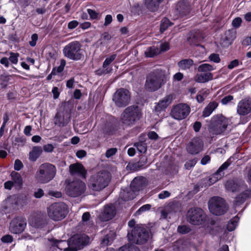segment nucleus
I'll return each instance as SVG.
<instances>
[{
  "instance_id": "2f4dec72",
  "label": "nucleus",
  "mask_w": 251,
  "mask_h": 251,
  "mask_svg": "<svg viewBox=\"0 0 251 251\" xmlns=\"http://www.w3.org/2000/svg\"><path fill=\"white\" fill-rule=\"evenodd\" d=\"M114 233L110 231L104 237L101 241V244L103 246H108L111 244L114 240Z\"/></svg>"
},
{
  "instance_id": "423d86ee",
  "label": "nucleus",
  "mask_w": 251,
  "mask_h": 251,
  "mask_svg": "<svg viewBox=\"0 0 251 251\" xmlns=\"http://www.w3.org/2000/svg\"><path fill=\"white\" fill-rule=\"evenodd\" d=\"M56 168L51 164H41L36 172V178L41 183H46L51 180L56 174Z\"/></svg>"
},
{
  "instance_id": "0e129e2a",
  "label": "nucleus",
  "mask_w": 251,
  "mask_h": 251,
  "mask_svg": "<svg viewBox=\"0 0 251 251\" xmlns=\"http://www.w3.org/2000/svg\"><path fill=\"white\" fill-rule=\"evenodd\" d=\"M0 63L6 68L9 66V59L7 57H2L0 60Z\"/></svg>"
},
{
  "instance_id": "774afa93",
  "label": "nucleus",
  "mask_w": 251,
  "mask_h": 251,
  "mask_svg": "<svg viewBox=\"0 0 251 251\" xmlns=\"http://www.w3.org/2000/svg\"><path fill=\"white\" fill-rule=\"evenodd\" d=\"M242 45L248 46L251 45V37H246L242 42Z\"/></svg>"
},
{
  "instance_id": "4d7b16f0",
  "label": "nucleus",
  "mask_w": 251,
  "mask_h": 251,
  "mask_svg": "<svg viewBox=\"0 0 251 251\" xmlns=\"http://www.w3.org/2000/svg\"><path fill=\"white\" fill-rule=\"evenodd\" d=\"M38 35L35 33L32 34L31 37V41H29V45L31 47H34L36 45Z\"/></svg>"
},
{
  "instance_id": "864d4df0",
  "label": "nucleus",
  "mask_w": 251,
  "mask_h": 251,
  "mask_svg": "<svg viewBox=\"0 0 251 251\" xmlns=\"http://www.w3.org/2000/svg\"><path fill=\"white\" fill-rule=\"evenodd\" d=\"M242 22V20L241 18H236L232 21V25L233 27L235 28H238L240 26Z\"/></svg>"
},
{
  "instance_id": "052dcab7",
  "label": "nucleus",
  "mask_w": 251,
  "mask_h": 251,
  "mask_svg": "<svg viewBox=\"0 0 251 251\" xmlns=\"http://www.w3.org/2000/svg\"><path fill=\"white\" fill-rule=\"evenodd\" d=\"M112 20V16L111 15H107L105 17L104 25L105 26H107L111 23Z\"/></svg>"
},
{
  "instance_id": "e433bc0d",
  "label": "nucleus",
  "mask_w": 251,
  "mask_h": 251,
  "mask_svg": "<svg viewBox=\"0 0 251 251\" xmlns=\"http://www.w3.org/2000/svg\"><path fill=\"white\" fill-rule=\"evenodd\" d=\"M144 180V178L143 177H135L132 181L131 186L135 189L139 190L140 188L142 186V182Z\"/></svg>"
},
{
  "instance_id": "473e14b6",
  "label": "nucleus",
  "mask_w": 251,
  "mask_h": 251,
  "mask_svg": "<svg viewBox=\"0 0 251 251\" xmlns=\"http://www.w3.org/2000/svg\"><path fill=\"white\" fill-rule=\"evenodd\" d=\"M121 198L125 201H129L134 198L133 190H124L120 193Z\"/></svg>"
},
{
  "instance_id": "9d476101",
  "label": "nucleus",
  "mask_w": 251,
  "mask_h": 251,
  "mask_svg": "<svg viewBox=\"0 0 251 251\" xmlns=\"http://www.w3.org/2000/svg\"><path fill=\"white\" fill-rule=\"evenodd\" d=\"M64 55L73 60H80L83 57L81 45L78 41L71 42L66 45L63 49Z\"/></svg>"
},
{
  "instance_id": "dca6fc26",
  "label": "nucleus",
  "mask_w": 251,
  "mask_h": 251,
  "mask_svg": "<svg viewBox=\"0 0 251 251\" xmlns=\"http://www.w3.org/2000/svg\"><path fill=\"white\" fill-rule=\"evenodd\" d=\"M26 226V220L21 217H17L10 223L9 229L11 233L17 234L23 232Z\"/></svg>"
},
{
  "instance_id": "58836bf2",
  "label": "nucleus",
  "mask_w": 251,
  "mask_h": 251,
  "mask_svg": "<svg viewBox=\"0 0 251 251\" xmlns=\"http://www.w3.org/2000/svg\"><path fill=\"white\" fill-rule=\"evenodd\" d=\"M139 152L145 153L147 151V145L145 142H139L134 144Z\"/></svg>"
},
{
  "instance_id": "f3484780",
  "label": "nucleus",
  "mask_w": 251,
  "mask_h": 251,
  "mask_svg": "<svg viewBox=\"0 0 251 251\" xmlns=\"http://www.w3.org/2000/svg\"><path fill=\"white\" fill-rule=\"evenodd\" d=\"M203 142L199 137L192 139L186 145L187 151L191 154H197L203 150Z\"/></svg>"
},
{
  "instance_id": "bf43d9fd",
  "label": "nucleus",
  "mask_w": 251,
  "mask_h": 251,
  "mask_svg": "<svg viewBox=\"0 0 251 251\" xmlns=\"http://www.w3.org/2000/svg\"><path fill=\"white\" fill-rule=\"evenodd\" d=\"M78 25V22L76 20H73L70 22L68 25V27L69 29H74Z\"/></svg>"
},
{
  "instance_id": "bb28decb",
  "label": "nucleus",
  "mask_w": 251,
  "mask_h": 251,
  "mask_svg": "<svg viewBox=\"0 0 251 251\" xmlns=\"http://www.w3.org/2000/svg\"><path fill=\"white\" fill-rule=\"evenodd\" d=\"M164 0H146L145 5L149 10L154 12L158 9L160 4Z\"/></svg>"
},
{
  "instance_id": "49530a36",
  "label": "nucleus",
  "mask_w": 251,
  "mask_h": 251,
  "mask_svg": "<svg viewBox=\"0 0 251 251\" xmlns=\"http://www.w3.org/2000/svg\"><path fill=\"white\" fill-rule=\"evenodd\" d=\"M226 37L229 42H232L235 38V33L231 30H228L226 32Z\"/></svg>"
},
{
  "instance_id": "79ce46f5",
  "label": "nucleus",
  "mask_w": 251,
  "mask_h": 251,
  "mask_svg": "<svg viewBox=\"0 0 251 251\" xmlns=\"http://www.w3.org/2000/svg\"><path fill=\"white\" fill-rule=\"evenodd\" d=\"M19 54L18 53L11 52L9 57V61L14 64H17L18 62Z\"/></svg>"
},
{
  "instance_id": "393cba45",
  "label": "nucleus",
  "mask_w": 251,
  "mask_h": 251,
  "mask_svg": "<svg viewBox=\"0 0 251 251\" xmlns=\"http://www.w3.org/2000/svg\"><path fill=\"white\" fill-rule=\"evenodd\" d=\"M69 172L72 176L77 175L83 178L86 177L87 171L79 163L73 164L69 166Z\"/></svg>"
},
{
  "instance_id": "13d9d810",
  "label": "nucleus",
  "mask_w": 251,
  "mask_h": 251,
  "mask_svg": "<svg viewBox=\"0 0 251 251\" xmlns=\"http://www.w3.org/2000/svg\"><path fill=\"white\" fill-rule=\"evenodd\" d=\"M170 196V193L167 191H163L158 195V198L160 199H164Z\"/></svg>"
},
{
  "instance_id": "6ab92c4d",
  "label": "nucleus",
  "mask_w": 251,
  "mask_h": 251,
  "mask_svg": "<svg viewBox=\"0 0 251 251\" xmlns=\"http://www.w3.org/2000/svg\"><path fill=\"white\" fill-rule=\"evenodd\" d=\"M71 121V113L68 111L58 112L54 119V124L59 127L66 126Z\"/></svg>"
},
{
  "instance_id": "f257e3e1",
  "label": "nucleus",
  "mask_w": 251,
  "mask_h": 251,
  "mask_svg": "<svg viewBox=\"0 0 251 251\" xmlns=\"http://www.w3.org/2000/svg\"><path fill=\"white\" fill-rule=\"evenodd\" d=\"M89 240V237L85 234L75 235L68 242L53 238L49 239L50 244L52 247H56L64 251H77L78 250L87 245Z\"/></svg>"
},
{
  "instance_id": "a878e982",
  "label": "nucleus",
  "mask_w": 251,
  "mask_h": 251,
  "mask_svg": "<svg viewBox=\"0 0 251 251\" xmlns=\"http://www.w3.org/2000/svg\"><path fill=\"white\" fill-rule=\"evenodd\" d=\"M213 76L211 73L198 74L194 76V79L198 83H205L212 80Z\"/></svg>"
},
{
  "instance_id": "72a5a7b5",
  "label": "nucleus",
  "mask_w": 251,
  "mask_h": 251,
  "mask_svg": "<svg viewBox=\"0 0 251 251\" xmlns=\"http://www.w3.org/2000/svg\"><path fill=\"white\" fill-rule=\"evenodd\" d=\"M160 52V50L154 46L148 48L145 52V55L148 57H152L154 55L158 54Z\"/></svg>"
},
{
  "instance_id": "09e8293b",
  "label": "nucleus",
  "mask_w": 251,
  "mask_h": 251,
  "mask_svg": "<svg viewBox=\"0 0 251 251\" xmlns=\"http://www.w3.org/2000/svg\"><path fill=\"white\" fill-rule=\"evenodd\" d=\"M151 207V205L150 204H144L137 211L136 213L140 214L141 213L149 210Z\"/></svg>"
},
{
  "instance_id": "4c0bfd02",
  "label": "nucleus",
  "mask_w": 251,
  "mask_h": 251,
  "mask_svg": "<svg viewBox=\"0 0 251 251\" xmlns=\"http://www.w3.org/2000/svg\"><path fill=\"white\" fill-rule=\"evenodd\" d=\"M12 180L14 183L21 186L23 183L22 178L18 173L15 172H12L11 174Z\"/></svg>"
},
{
  "instance_id": "6e6d98bb",
  "label": "nucleus",
  "mask_w": 251,
  "mask_h": 251,
  "mask_svg": "<svg viewBox=\"0 0 251 251\" xmlns=\"http://www.w3.org/2000/svg\"><path fill=\"white\" fill-rule=\"evenodd\" d=\"M23 167V164L22 161L19 159H16L14 163V169L17 171H20Z\"/></svg>"
},
{
  "instance_id": "ddd939ff",
  "label": "nucleus",
  "mask_w": 251,
  "mask_h": 251,
  "mask_svg": "<svg viewBox=\"0 0 251 251\" xmlns=\"http://www.w3.org/2000/svg\"><path fill=\"white\" fill-rule=\"evenodd\" d=\"M206 220V215L201 208H192L187 211V220L192 225H202L205 223Z\"/></svg>"
},
{
  "instance_id": "6e6552de",
  "label": "nucleus",
  "mask_w": 251,
  "mask_h": 251,
  "mask_svg": "<svg viewBox=\"0 0 251 251\" xmlns=\"http://www.w3.org/2000/svg\"><path fill=\"white\" fill-rule=\"evenodd\" d=\"M68 212V206L64 202H54L47 208L49 217L55 221H61L64 219Z\"/></svg>"
},
{
  "instance_id": "b1692460",
  "label": "nucleus",
  "mask_w": 251,
  "mask_h": 251,
  "mask_svg": "<svg viewBox=\"0 0 251 251\" xmlns=\"http://www.w3.org/2000/svg\"><path fill=\"white\" fill-rule=\"evenodd\" d=\"M173 99V95H169L160 100L156 103L154 110L158 114L162 111H165L166 108L172 103Z\"/></svg>"
},
{
  "instance_id": "5701e85b",
  "label": "nucleus",
  "mask_w": 251,
  "mask_h": 251,
  "mask_svg": "<svg viewBox=\"0 0 251 251\" xmlns=\"http://www.w3.org/2000/svg\"><path fill=\"white\" fill-rule=\"evenodd\" d=\"M237 112L240 115H246L251 112V99H245L237 105Z\"/></svg>"
},
{
  "instance_id": "3c124183",
  "label": "nucleus",
  "mask_w": 251,
  "mask_h": 251,
  "mask_svg": "<svg viewBox=\"0 0 251 251\" xmlns=\"http://www.w3.org/2000/svg\"><path fill=\"white\" fill-rule=\"evenodd\" d=\"M13 238L10 235L7 234L2 236L1 238V241L5 243H11L12 242Z\"/></svg>"
},
{
  "instance_id": "f03ea898",
  "label": "nucleus",
  "mask_w": 251,
  "mask_h": 251,
  "mask_svg": "<svg viewBox=\"0 0 251 251\" xmlns=\"http://www.w3.org/2000/svg\"><path fill=\"white\" fill-rule=\"evenodd\" d=\"M134 220L129 221L128 226L133 227L130 232H128L127 237L129 240L135 244H142L147 242L150 238V233L146 227L142 225H136Z\"/></svg>"
},
{
  "instance_id": "c756f323",
  "label": "nucleus",
  "mask_w": 251,
  "mask_h": 251,
  "mask_svg": "<svg viewBox=\"0 0 251 251\" xmlns=\"http://www.w3.org/2000/svg\"><path fill=\"white\" fill-rule=\"evenodd\" d=\"M194 65V61L191 59H185L180 61L178 66L181 70H190Z\"/></svg>"
},
{
  "instance_id": "f704fd0d",
  "label": "nucleus",
  "mask_w": 251,
  "mask_h": 251,
  "mask_svg": "<svg viewBox=\"0 0 251 251\" xmlns=\"http://www.w3.org/2000/svg\"><path fill=\"white\" fill-rule=\"evenodd\" d=\"M239 218L238 216H235L231 219L227 225V229L228 231L234 230L238 225Z\"/></svg>"
},
{
  "instance_id": "412c9836",
  "label": "nucleus",
  "mask_w": 251,
  "mask_h": 251,
  "mask_svg": "<svg viewBox=\"0 0 251 251\" xmlns=\"http://www.w3.org/2000/svg\"><path fill=\"white\" fill-rule=\"evenodd\" d=\"M117 129V126L111 122H106L98 126L99 132L104 136L115 134Z\"/></svg>"
},
{
  "instance_id": "603ef678",
  "label": "nucleus",
  "mask_w": 251,
  "mask_h": 251,
  "mask_svg": "<svg viewBox=\"0 0 251 251\" xmlns=\"http://www.w3.org/2000/svg\"><path fill=\"white\" fill-rule=\"evenodd\" d=\"M117 151V149L116 148L109 149L106 151L105 156L107 158H109L111 156L115 154Z\"/></svg>"
},
{
  "instance_id": "c85d7f7f",
  "label": "nucleus",
  "mask_w": 251,
  "mask_h": 251,
  "mask_svg": "<svg viewBox=\"0 0 251 251\" xmlns=\"http://www.w3.org/2000/svg\"><path fill=\"white\" fill-rule=\"evenodd\" d=\"M218 106V103L217 102L215 101L210 102L203 110L202 116L204 117L209 116Z\"/></svg>"
},
{
  "instance_id": "39448f33",
  "label": "nucleus",
  "mask_w": 251,
  "mask_h": 251,
  "mask_svg": "<svg viewBox=\"0 0 251 251\" xmlns=\"http://www.w3.org/2000/svg\"><path fill=\"white\" fill-rule=\"evenodd\" d=\"M109 181L110 176L107 172H100L91 176L88 182V187L91 190L100 191L108 185Z\"/></svg>"
},
{
  "instance_id": "8fccbe9b",
  "label": "nucleus",
  "mask_w": 251,
  "mask_h": 251,
  "mask_svg": "<svg viewBox=\"0 0 251 251\" xmlns=\"http://www.w3.org/2000/svg\"><path fill=\"white\" fill-rule=\"evenodd\" d=\"M197 163V160L192 159L186 162L184 165L185 168L187 170H190Z\"/></svg>"
},
{
  "instance_id": "cd10ccee",
  "label": "nucleus",
  "mask_w": 251,
  "mask_h": 251,
  "mask_svg": "<svg viewBox=\"0 0 251 251\" xmlns=\"http://www.w3.org/2000/svg\"><path fill=\"white\" fill-rule=\"evenodd\" d=\"M43 150L40 146L34 147L29 153V159L31 161H35L40 156Z\"/></svg>"
},
{
  "instance_id": "aec40b11",
  "label": "nucleus",
  "mask_w": 251,
  "mask_h": 251,
  "mask_svg": "<svg viewBox=\"0 0 251 251\" xmlns=\"http://www.w3.org/2000/svg\"><path fill=\"white\" fill-rule=\"evenodd\" d=\"M116 214V209L112 204L105 205L98 216L101 221H108L112 219Z\"/></svg>"
},
{
  "instance_id": "20e7f679",
  "label": "nucleus",
  "mask_w": 251,
  "mask_h": 251,
  "mask_svg": "<svg viewBox=\"0 0 251 251\" xmlns=\"http://www.w3.org/2000/svg\"><path fill=\"white\" fill-rule=\"evenodd\" d=\"M232 124L230 118L222 114L213 116L209 126L210 132L213 135H223L228 126Z\"/></svg>"
},
{
  "instance_id": "37998d69",
  "label": "nucleus",
  "mask_w": 251,
  "mask_h": 251,
  "mask_svg": "<svg viewBox=\"0 0 251 251\" xmlns=\"http://www.w3.org/2000/svg\"><path fill=\"white\" fill-rule=\"evenodd\" d=\"M116 57V54H114L109 57H107L103 63V68H106Z\"/></svg>"
},
{
  "instance_id": "a19ab883",
  "label": "nucleus",
  "mask_w": 251,
  "mask_h": 251,
  "mask_svg": "<svg viewBox=\"0 0 251 251\" xmlns=\"http://www.w3.org/2000/svg\"><path fill=\"white\" fill-rule=\"evenodd\" d=\"M171 23L167 18H163L160 24V30L161 32H164L170 25Z\"/></svg>"
},
{
  "instance_id": "a211bd4d",
  "label": "nucleus",
  "mask_w": 251,
  "mask_h": 251,
  "mask_svg": "<svg viewBox=\"0 0 251 251\" xmlns=\"http://www.w3.org/2000/svg\"><path fill=\"white\" fill-rule=\"evenodd\" d=\"M231 158H229L222 164L215 173L209 176L207 182L208 185H211L222 178L224 175V171L227 169L231 163Z\"/></svg>"
},
{
  "instance_id": "9b49d317",
  "label": "nucleus",
  "mask_w": 251,
  "mask_h": 251,
  "mask_svg": "<svg viewBox=\"0 0 251 251\" xmlns=\"http://www.w3.org/2000/svg\"><path fill=\"white\" fill-rule=\"evenodd\" d=\"M208 207L210 213L216 216L224 214L228 209L226 201L219 197L211 198L208 202Z\"/></svg>"
},
{
  "instance_id": "2eb2a0df",
  "label": "nucleus",
  "mask_w": 251,
  "mask_h": 251,
  "mask_svg": "<svg viewBox=\"0 0 251 251\" xmlns=\"http://www.w3.org/2000/svg\"><path fill=\"white\" fill-rule=\"evenodd\" d=\"M190 112V107L185 103H179L173 107L171 116L177 120L186 118Z\"/></svg>"
},
{
  "instance_id": "5fc2aeb1",
  "label": "nucleus",
  "mask_w": 251,
  "mask_h": 251,
  "mask_svg": "<svg viewBox=\"0 0 251 251\" xmlns=\"http://www.w3.org/2000/svg\"><path fill=\"white\" fill-rule=\"evenodd\" d=\"M233 99V97L232 96L228 95L227 96L225 97L224 98H223L221 100V103L223 105H226L228 102L231 101Z\"/></svg>"
},
{
  "instance_id": "de8ad7c7",
  "label": "nucleus",
  "mask_w": 251,
  "mask_h": 251,
  "mask_svg": "<svg viewBox=\"0 0 251 251\" xmlns=\"http://www.w3.org/2000/svg\"><path fill=\"white\" fill-rule=\"evenodd\" d=\"M208 58L211 61H212L216 63H219L221 61L219 55L216 53L211 54L209 56Z\"/></svg>"
},
{
  "instance_id": "e2e57ef3",
  "label": "nucleus",
  "mask_w": 251,
  "mask_h": 251,
  "mask_svg": "<svg viewBox=\"0 0 251 251\" xmlns=\"http://www.w3.org/2000/svg\"><path fill=\"white\" fill-rule=\"evenodd\" d=\"M239 65V61L238 60H234L230 62L229 64L228 65L227 68L229 69H232L235 67Z\"/></svg>"
},
{
  "instance_id": "7ed1b4c3",
  "label": "nucleus",
  "mask_w": 251,
  "mask_h": 251,
  "mask_svg": "<svg viewBox=\"0 0 251 251\" xmlns=\"http://www.w3.org/2000/svg\"><path fill=\"white\" fill-rule=\"evenodd\" d=\"M225 187L228 191L239 193L235 199L234 203L236 205L244 203L251 196V191L243 182H237L229 180L226 182Z\"/></svg>"
},
{
  "instance_id": "a18cd8bd",
  "label": "nucleus",
  "mask_w": 251,
  "mask_h": 251,
  "mask_svg": "<svg viewBox=\"0 0 251 251\" xmlns=\"http://www.w3.org/2000/svg\"><path fill=\"white\" fill-rule=\"evenodd\" d=\"M87 12L91 19H98L100 17V13L94 10L88 9Z\"/></svg>"
},
{
  "instance_id": "f8f14e48",
  "label": "nucleus",
  "mask_w": 251,
  "mask_h": 251,
  "mask_svg": "<svg viewBox=\"0 0 251 251\" xmlns=\"http://www.w3.org/2000/svg\"><path fill=\"white\" fill-rule=\"evenodd\" d=\"M85 190V183L79 179L68 182L65 187L67 195L73 198L81 196Z\"/></svg>"
},
{
  "instance_id": "69168bd1",
  "label": "nucleus",
  "mask_w": 251,
  "mask_h": 251,
  "mask_svg": "<svg viewBox=\"0 0 251 251\" xmlns=\"http://www.w3.org/2000/svg\"><path fill=\"white\" fill-rule=\"evenodd\" d=\"M44 191L41 189H38L36 191L34 192V196L36 198H40L44 195Z\"/></svg>"
},
{
  "instance_id": "4be33fe9",
  "label": "nucleus",
  "mask_w": 251,
  "mask_h": 251,
  "mask_svg": "<svg viewBox=\"0 0 251 251\" xmlns=\"http://www.w3.org/2000/svg\"><path fill=\"white\" fill-rule=\"evenodd\" d=\"M190 5L188 2L185 1H179L176 6L175 13L178 18L188 17L190 15Z\"/></svg>"
},
{
  "instance_id": "680f3d73",
  "label": "nucleus",
  "mask_w": 251,
  "mask_h": 251,
  "mask_svg": "<svg viewBox=\"0 0 251 251\" xmlns=\"http://www.w3.org/2000/svg\"><path fill=\"white\" fill-rule=\"evenodd\" d=\"M43 149L46 152H50L53 151L54 147L52 145L49 144L44 145L43 147Z\"/></svg>"
},
{
  "instance_id": "7c9ffc66",
  "label": "nucleus",
  "mask_w": 251,
  "mask_h": 251,
  "mask_svg": "<svg viewBox=\"0 0 251 251\" xmlns=\"http://www.w3.org/2000/svg\"><path fill=\"white\" fill-rule=\"evenodd\" d=\"M209 94V90L206 88L201 89L196 96V99L198 102L201 103L204 101Z\"/></svg>"
},
{
  "instance_id": "0eeeda50",
  "label": "nucleus",
  "mask_w": 251,
  "mask_h": 251,
  "mask_svg": "<svg viewBox=\"0 0 251 251\" xmlns=\"http://www.w3.org/2000/svg\"><path fill=\"white\" fill-rule=\"evenodd\" d=\"M164 74L161 70H155L150 73L146 78L145 89L150 92L159 89L163 84Z\"/></svg>"
},
{
  "instance_id": "ea45409f",
  "label": "nucleus",
  "mask_w": 251,
  "mask_h": 251,
  "mask_svg": "<svg viewBox=\"0 0 251 251\" xmlns=\"http://www.w3.org/2000/svg\"><path fill=\"white\" fill-rule=\"evenodd\" d=\"M119 251H140L139 248L134 245H125L121 247Z\"/></svg>"
},
{
  "instance_id": "c9c22d12",
  "label": "nucleus",
  "mask_w": 251,
  "mask_h": 251,
  "mask_svg": "<svg viewBox=\"0 0 251 251\" xmlns=\"http://www.w3.org/2000/svg\"><path fill=\"white\" fill-rule=\"evenodd\" d=\"M215 68L214 67L207 63L202 64L200 65L198 68V70L199 72L210 73V72L214 70Z\"/></svg>"
},
{
  "instance_id": "c03bdc74",
  "label": "nucleus",
  "mask_w": 251,
  "mask_h": 251,
  "mask_svg": "<svg viewBox=\"0 0 251 251\" xmlns=\"http://www.w3.org/2000/svg\"><path fill=\"white\" fill-rule=\"evenodd\" d=\"M177 230L181 234H186L190 231V228L187 226L183 225L178 226Z\"/></svg>"
},
{
  "instance_id": "4468645a",
  "label": "nucleus",
  "mask_w": 251,
  "mask_h": 251,
  "mask_svg": "<svg viewBox=\"0 0 251 251\" xmlns=\"http://www.w3.org/2000/svg\"><path fill=\"white\" fill-rule=\"evenodd\" d=\"M130 94L126 89L121 88L118 89L114 94L113 100L116 105L119 107H125L129 102Z\"/></svg>"
},
{
  "instance_id": "338daca9",
  "label": "nucleus",
  "mask_w": 251,
  "mask_h": 251,
  "mask_svg": "<svg viewBox=\"0 0 251 251\" xmlns=\"http://www.w3.org/2000/svg\"><path fill=\"white\" fill-rule=\"evenodd\" d=\"M86 152L84 150H79L76 153V156L79 158H82L85 156Z\"/></svg>"
},
{
  "instance_id": "1a4fd4ad",
  "label": "nucleus",
  "mask_w": 251,
  "mask_h": 251,
  "mask_svg": "<svg viewBox=\"0 0 251 251\" xmlns=\"http://www.w3.org/2000/svg\"><path fill=\"white\" fill-rule=\"evenodd\" d=\"M141 117V112L137 106H130L124 111L121 116L122 122L125 125L130 126L135 124Z\"/></svg>"
}]
</instances>
